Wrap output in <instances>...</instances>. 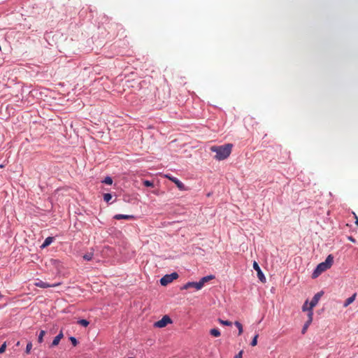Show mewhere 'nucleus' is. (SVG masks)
<instances>
[{"mask_svg": "<svg viewBox=\"0 0 358 358\" xmlns=\"http://www.w3.org/2000/svg\"><path fill=\"white\" fill-rule=\"evenodd\" d=\"M6 348V343H3L1 346L0 347V354H2L5 352Z\"/></svg>", "mask_w": 358, "mask_h": 358, "instance_id": "nucleus-31", "label": "nucleus"}, {"mask_svg": "<svg viewBox=\"0 0 358 358\" xmlns=\"http://www.w3.org/2000/svg\"><path fill=\"white\" fill-rule=\"evenodd\" d=\"M215 278L214 275H210L205 277H203L200 280L199 282L201 284V287H203L206 282H208L210 280H213Z\"/></svg>", "mask_w": 358, "mask_h": 358, "instance_id": "nucleus-12", "label": "nucleus"}, {"mask_svg": "<svg viewBox=\"0 0 358 358\" xmlns=\"http://www.w3.org/2000/svg\"><path fill=\"white\" fill-rule=\"evenodd\" d=\"M232 145L230 143L220 146H212L210 150L215 152V159L217 160H224L227 159L231 154Z\"/></svg>", "mask_w": 358, "mask_h": 358, "instance_id": "nucleus-1", "label": "nucleus"}, {"mask_svg": "<svg viewBox=\"0 0 358 358\" xmlns=\"http://www.w3.org/2000/svg\"><path fill=\"white\" fill-rule=\"evenodd\" d=\"M333 262L334 257L331 255H329L324 261V263L327 265V266H329V268H330L332 266Z\"/></svg>", "mask_w": 358, "mask_h": 358, "instance_id": "nucleus-15", "label": "nucleus"}, {"mask_svg": "<svg viewBox=\"0 0 358 358\" xmlns=\"http://www.w3.org/2000/svg\"><path fill=\"white\" fill-rule=\"evenodd\" d=\"M191 287L195 288L196 290H199L202 288L201 286V284L199 281V282H188L185 285H184L182 287H181V289H187Z\"/></svg>", "mask_w": 358, "mask_h": 358, "instance_id": "nucleus-8", "label": "nucleus"}, {"mask_svg": "<svg viewBox=\"0 0 358 358\" xmlns=\"http://www.w3.org/2000/svg\"><path fill=\"white\" fill-rule=\"evenodd\" d=\"M329 268V266H327V265L324 262H322L320 264H319L316 268V269L315 270V271L313 272V278H316L317 277L320 273H322V272L325 271L326 270H327Z\"/></svg>", "mask_w": 358, "mask_h": 358, "instance_id": "nucleus-4", "label": "nucleus"}, {"mask_svg": "<svg viewBox=\"0 0 358 358\" xmlns=\"http://www.w3.org/2000/svg\"><path fill=\"white\" fill-rule=\"evenodd\" d=\"M253 268L257 271V277L259 279V280L262 282H265L266 278L264 273H262L259 264L256 262H253Z\"/></svg>", "mask_w": 358, "mask_h": 358, "instance_id": "nucleus-7", "label": "nucleus"}, {"mask_svg": "<svg viewBox=\"0 0 358 358\" xmlns=\"http://www.w3.org/2000/svg\"><path fill=\"white\" fill-rule=\"evenodd\" d=\"M171 319L168 315H164L160 320L155 323V327L162 328L166 327L168 324H171Z\"/></svg>", "mask_w": 358, "mask_h": 358, "instance_id": "nucleus-3", "label": "nucleus"}, {"mask_svg": "<svg viewBox=\"0 0 358 358\" xmlns=\"http://www.w3.org/2000/svg\"><path fill=\"white\" fill-rule=\"evenodd\" d=\"M34 285L41 288H48V287H57L61 285L60 282L55 283V284H49L46 282H44L43 280H38L37 282L34 283Z\"/></svg>", "mask_w": 358, "mask_h": 358, "instance_id": "nucleus-5", "label": "nucleus"}, {"mask_svg": "<svg viewBox=\"0 0 358 358\" xmlns=\"http://www.w3.org/2000/svg\"><path fill=\"white\" fill-rule=\"evenodd\" d=\"M234 324L238 329V335H241L243 334V325L238 321H236L234 322Z\"/></svg>", "mask_w": 358, "mask_h": 358, "instance_id": "nucleus-17", "label": "nucleus"}, {"mask_svg": "<svg viewBox=\"0 0 358 358\" xmlns=\"http://www.w3.org/2000/svg\"><path fill=\"white\" fill-rule=\"evenodd\" d=\"M20 345V341H17V343H16V345L17 346H19Z\"/></svg>", "mask_w": 358, "mask_h": 358, "instance_id": "nucleus-35", "label": "nucleus"}, {"mask_svg": "<svg viewBox=\"0 0 358 358\" xmlns=\"http://www.w3.org/2000/svg\"><path fill=\"white\" fill-rule=\"evenodd\" d=\"M45 331L44 330H41L40 331V334H39L38 338V342L39 343H41L43 341V336H45Z\"/></svg>", "mask_w": 358, "mask_h": 358, "instance_id": "nucleus-21", "label": "nucleus"}, {"mask_svg": "<svg viewBox=\"0 0 358 358\" xmlns=\"http://www.w3.org/2000/svg\"><path fill=\"white\" fill-rule=\"evenodd\" d=\"M70 341H71L73 346H76L78 345V341L75 337H70Z\"/></svg>", "mask_w": 358, "mask_h": 358, "instance_id": "nucleus-30", "label": "nucleus"}, {"mask_svg": "<svg viewBox=\"0 0 358 358\" xmlns=\"http://www.w3.org/2000/svg\"><path fill=\"white\" fill-rule=\"evenodd\" d=\"M129 358H134V357H129Z\"/></svg>", "mask_w": 358, "mask_h": 358, "instance_id": "nucleus-36", "label": "nucleus"}, {"mask_svg": "<svg viewBox=\"0 0 358 358\" xmlns=\"http://www.w3.org/2000/svg\"><path fill=\"white\" fill-rule=\"evenodd\" d=\"M63 336H64V334H63L62 331H61L59 332V334L57 336L55 337V338L52 341V343L51 344V346H52V347L57 346L59 343V342H60L61 339L63 338Z\"/></svg>", "mask_w": 358, "mask_h": 358, "instance_id": "nucleus-11", "label": "nucleus"}, {"mask_svg": "<svg viewBox=\"0 0 358 358\" xmlns=\"http://www.w3.org/2000/svg\"><path fill=\"white\" fill-rule=\"evenodd\" d=\"M178 278V274L176 272H173L171 274H167L163 276L160 279V283L163 286H166L168 284L173 282V280H176Z\"/></svg>", "mask_w": 358, "mask_h": 358, "instance_id": "nucleus-2", "label": "nucleus"}, {"mask_svg": "<svg viewBox=\"0 0 358 358\" xmlns=\"http://www.w3.org/2000/svg\"><path fill=\"white\" fill-rule=\"evenodd\" d=\"M112 199V195L109 193H106L103 194V199L105 201L108 202Z\"/></svg>", "mask_w": 358, "mask_h": 358, "instance_id": "nucleus-24", "label": "nucleus"}, {"mask_svg": "<svg viewBox=\"0 0 358 358\" xmlns=\"http://www.w3.org/2000/svg\"><path fill=\"white\" fill-rule=\"evenodd\" d=\"M308 301H306V302L303 303V306H302V310L303 312L305 311H308V308L309 306H308Z\"/></svg>", "mask_w": 358, "mask_h": 358, "instance_id": "nucleus-29", "label": "nucleus"}, {"mask_svg": "<svg viewBox=\"0 0 358 358\" xmlns=\"http://www.w3.org/2000/svg\"><path fill=\"white\" fill-rule=\"evenodd\" d=\"M323 294V292H320L315 294V296L313 297L311 301L309 303L308 309H313V308L317 304L319 300L320 299Z\"/></svg>", "mask_w": 358, "mask_h": 358, "instance_id": "nucleus-6", "label": "nucleus"}, {"mask_svg": "<svg viewBox=\"0 0 358 358\" xmlns=\"http://www.w3.org/2000/svg\"><path fill=\"white\" fill-rule=\"evenodd\" d=\"M243 351L241 350L237 355H235L234 358H242Z\"/></svg>", "mask_w": 358, "mask_h": 358, "instance_id": "nucleus-32", "label": "nucleus"}, {"mask_svg": "<svg viewBox=\"0 0 358 358\" xmlns=\"http://www.w3.org/2000/svg\"><path fill=\"white\" fill-rule=\"evenodd\" d=\"M31 348H32V343L31 342H29L27 345L25 352L27 354H29Z\"/></svg>", "mask_w": 358, "mask_h": 358, "instance_id": "nucleus-27", "label": "nucleus"}, {"mask_svg": "<svg viewBox=\"0 0 358 358\" xmlns=\"http://www.w3.org/2000/svg\"><path fill=\"white\" fill-rule=\"evenodd\" d=\"M78 324L86 327L89 325L90 322L87 320L82 319L78 321Z\"/></svg>", "mask_w": 358, "mask_h": 358, "instance_id": "nucleus-20", "label": "nucleus"}, {"mask_svg": "<svg viewBox=\"0 0 358 358\" xmlns=\"http://www.w3.org/2000/svg\"><path fill=\"white\" fill-rule=\"evenodd\" d=\"M311 324V322H309L308 321H306V322L304 324L303 327V329L301 330V333L302 334H305L308 327L310 326V324Z\"/></svg>", "mask_w": 358, "mask_h": 358, "instance_id": "nucleus-22", "label": "nucleus"}, {"mask_svg": "<svg viewBox=\"0 0 358 358\" xmlns=\"http://www.w3.org/2000/svg\"><path fill=\"white\" fill-rule=\"evenodd\" d=\"M53 241V238L52 237H48L45 239L43 243L41 245V248H46L47 246H48L49 245H50L52 243V242Z\"/></svg>", "mask_w": 358, "mask_h": 358, "instance_id": "nucleus-14", "label": "nucleus"}, {"mask_svg": "<svg viewBox=\"0 0 358 358\" xmlns=\"http://www.w3.org/2000/svg\"><path fill=\"white\" fill-rule=\"evenodd\" d=\"M143 185L146 187H153L154 186L153 182L150 180H144Z\"/></svg>", "mask_w": 358, "mask_h": 358, "instance_id": "nucleus-28", "label": "nucleus"}, {"mask_svg": "<svg viewBox=\"0 0 358 358\" xmlns=\"http://www.w3.org/2000/svg\"><path fill=\"white\" fill-rule=\"evenodd\" d=\"M134 218H135V217L131 215L117 214L114 216V219H115V220H121V219L133 220Z\"/></svg>", "mask_w": 358, "mask_h": 358, "instance_id": "nucleus-10", "label": "nucleus"}, {"mask_svg": "<svg viewBox=\"0 0 358 358\" xmlns=\"http://www.w3.org/2000/svg\"><path fill=\"white\" fill-rule=\"evenodd\" d=\"M348 239H349L350 241H352V242H355V239L353 237H352V236H349V237H348Z\"/></svg>", "mask_w": 358, "mask_h": 358, "instance_id": "nucleus-34", "label": "nucleus"}, {"mask_svg": "<svg viewBox=\"0 0 358 358\" xmlns=\"http://www.w3.org/2000/svg\"><path fill=\"white\" fill-rule=\"evenodd\" d=\"M313 309H308V322H313Z\"/></svg>", "mask_w": 358, "mask_h": 358, "instance_id": "nucleus-19", "label": "nucleus"}, {"mask_svg": "<svg viewBox=\"0 0 358 358\" xmlns=\"http://www.w3.org/2000/svg\"><path fill=\"white\" fill-rule=\"evenodd\" d=\"M210 334L215 337H218L220 336V331L217 329H212L210 331Z\"/></svg>", "mask_w": 358, "mask_h": 358, "instance_id": "nucleus-16", "label": "nucleus"}, {"mask_svg": "<svg viewBox=\"0 0 358 358\" xmlns=\"http://www.w3.org/2000/svg\"><path fill=\"white\" fill-rule=\"evenodd\" d=\"M353 215H355V218L356 219L355 224H356V225L358 226V217L357 216V215L355 213H353Z\"/></svg>", "mask_w": 358, "mask_h": 358, "instance_id": "nucleus-33", "label": "nucleus"}, {"mask_svg": "<svg viewBox=\"0 0 358 358\" xmlns=\"http://www.w3.org/2000/svg\"><path fill=\"white\" fill-rule=\"evenodd\" d=\"M103 182L107 184V185H112L113 183V180L109 176H107L105 178L104 180H103Z\"/></svg>", "mask_w": 358, "mask_h": 358, "instance_id": "nucleus-26", "label": "nucleus"}, {"mask_svg": "<svg viewBox=\"0 0 358 358\" xmlns=\"http://www.w3.org/2000/svg\"><path fill=\"white\" fill-rule=\"evenodd\" d=\"M83 259L86 261H90L93 257V252H87L83 255Z\"/></svg>", "mask_w": 358, "mask_h": 358, "instance_id": "nucleus-18", "label": "nucleus"}, {"mask_svg": "<svg viewBox=\"0 0 358 358\" xmlns=\"http://www.w3.org/2000/svg\"><path fill=\"white\" fill-rule=\"evenodd\" d=\"M219 322L225 326H231L232 324L231 322L228 320H223L221 319H219Z\"/></svg>", "mask_w": 358, "mask_h": 358, "instance_id": "nucleus-23", "label": "nucleus"}, {"mask_svg": "<svg viewBox=\"0 0 358 358\" xmlns=\"http://www.w3.org/2000/svg\"><path fill=\"white\" fill-rule=\"evenodd\" d=\"M258 336H259V335H258V334H256V335L254 336L253 339L252 340V341H251V343H250V345H251L252 346H253V347H254V346H256V345H257V338H258Z\"/></svg>", "mask_w": 358, "mask_h": 358, "instance_id": "nucleus-25", "label": "nucleus"}, {"mask_svg": "<svg viewBox=\"0 0 358 358\" xmlns=\"http://www.w3.org/2000/svg\"><path fill=\"white\" fill-rule=\"evenodd\" d=\"M356 296H357V294L355 293L354 294H352V296H351L350 297L348 298L345 301V303L343 304V306L344 307H347L350 304H351L352 303L354 302V301L356 299Z\"/></svg>", "mask_w": 358, "mask_h": 358, "instance_id": "nucleus-13", "label": "nucleus"}, {"mask_svg": "<svg viewBox=\"0 0 358 358\" xmlns=\"http://www.w3.org/2000/svg\"><path fill=\"white\" fill-rule=\"evenodd\" d=\"M165 178H168L169 180H170L171 181H172L173 182H174L176 186L181 190H183L185 189V186L183 185V183L182 182H180L178 179H177L175 177H173L171 176H169V175H165Z\"/></svg>", "mask_w": 358, "mask_h": 358, "instance_id": "nucleus-9", "label": "nucleus"}]
</instances>
